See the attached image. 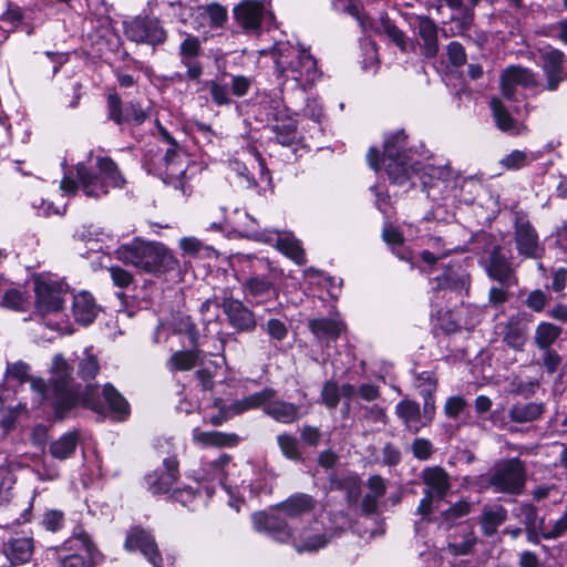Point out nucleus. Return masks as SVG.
I'll return each mask as SVG.
<instances>
[{"instance_id": "nucleus-1", "label": "nucleus", "mask_w": 567, "mask_h": 567, "mask_svg": "<svg viewBox=\"0 0 567 567\" xmlns=\"http://www.w3.org/2000/svg\"><path fill=\"white\" fill-rule=\"evenodd\" d=\"M49 372L48 382L42 378H33L31 389L53 408L56 419L63 420L78 405L103 413L104 404L99 388L90 383L84 388L76 384L73 377L74 367L63 354L53 355Z\"/></svg>"}, {"instance_id": "nucleus-2", "label": "nucleus", "mask_w": 567, "mask_h": 567, "mask_svg": "<svg viewBox=\"0 0 567 567\" xmlns=\"http://www.w3.org/2000/svg\"><path fill=\"white\" fill-rule=\"evenodd\" d=\"M281 90L306 91L320 79L316 59L303 48L277 42L271 50Z\"/></svg>"}, {"instance_id": "nucleus-3", "label": "nucleus", "mask_w": 567, "mask_h": 567, "mask_svg": "<svg viewBox=\"0 0 567 567\" xmlns=\"http://www.w3.org/2000/svg\"><path fill=\"white\" fill-rule=\"evenodd\" d=\"M96 168L99 174L92 172L84 163H78L75 166L76 181L64 177L60 183V188L65 194H75L81 189L85 196L100 198L109 194V188H122L125 184L117 164L107 156H97Z\"/></svg>"}, {"instance_id": "nucleus-4", "label": "nucleus", "mask_w": 567, "mask_h": 567, "mask_svg": "<svg viewBox=\"0 0 567 567\" xmlns=\"http://www.w3.org/2000/svg\"><path fill=\"white\" fill-rule=\"evenodd\" d=\"M115 258L142 272L161 276L178 267V260L162 243L135 238L114 250Z\"/></svg>"}, {"instance_id": "nucleus-5", "label": "nucleus", "mask_w": 567, "mask_h": 567, "mask_svg": "<svg viewBox=\"0 0 567 567\" xmlns=\"http://www.w3.org/2000/svg\"><path fill=\"white\" fill-rule=\"evenodd\" d=\"M238 271L245 276L241 289L245 299L255 305H262L278 297L275 284L276 268L264 257L238 255L235 259Z\"/></svg>"}, {"instance_id": "nucleus-6", "label": "nucleus", "mask_w": 567, "mask_h": 567, "mask_svg": "<svg viewBox=\"0 0 567 567\" xmlns=\"http://www.w3.org/2000/svg\"><path fill=\"white\" fill-rule=\"evenodd\" d=\"M381 164L393 184L404 185L411 179V173L417 169L419 159L408 147L404 131H396L384 138Z\"/></svg>"}, {"instance_id": "nucleus-7", "label": "nucleus", "mask_w": 567, "mask_h": 567, "mask_svg": "<svg viewBox=\"0 0 567 567\" xmlns=\"http://www.w3.org/2000/svg\"><path fill=\"white\" fill-rule=\"evenodd\" d=\"M563 333V328L549 321L537 323L533 334L534 346L542 352L540 365L554 374L563 362L561 355L553 348Z\"/></svg>"}, {"instance_id": "nucleus-8", "label": "nucleus", "mask_w": 567, "mask_h": 567, "mask_svg": "<svg viewBox=\"0 0 567 567\" xmlns=\"http://www.w3.org/2000/svg\"><path fill=\"white\" fill-rule=\"evenodd\" d=\"M526 483V471L518 458L499 464L488 478V485L495 493L518 495Z\"/></svg>"}, {"instance_id": "nucleus-9", "label": "nucleus", "mask_w": 567, "mask_h": 567, "mask_svg": "<svg viewBox=\"0 0 567 567\" xmlns=\"http://www.w3.org/2000/svg\"><path fill=\"white\" fill-rule=\"evenodd\" d=\"M332 537V532L315 519L307 526L295 529L291 545L298 553H311L326 547Z\"/></svg>"}, {"instance_id": "nucleus-10", "label": "nucleus", "mask_w": 567, "mask_h": 567, "mask_svg": "<svg viewBox=\"0 0 567 567\" xmlns=\"http://www.w3.org/2000/svg\"><path fill=\"white\" fill-rule=\"evenodd\" d=\"M244 234L256 241L266 244H275L277 248L286 256L291 258L299 265L306 262V256L298 239L291 235H280L271 230H257L254 228H245Z\"/></svg>"}, {"instance_id": "nucleus-11", "label": "nucleus", "mask_w": 567, "mask_h": 567, "mask_svg": "<svg viewBox=\"0 0 567 567\" xmlns=\"http://www.w3.org/2000/svg\"><path fill=\"white\" fill-rule=\"evenodd\" d=\"M416 168L411 173V178L417 176L429 196H431V190L440 185L443 186L442 193L456 187L457 178L449 165L422 164L419 161Z\"/></svg>"}, {"instance_id": "nucleus-12", "label": "nucleus", "mask_w": 567, "mask_h": 567, "mask_svg": "<svg viewBox=\"0 0 567 567\" xmlns=\"http://www.w3.org/2000/svg\"><path fill=\"white\" fill-rule=\"evenodd\" d=\"M166 453L163 468L147 473L143 480L145 488L154 495L168 493L179 476L177 458L169 451Z\"/></svg>"}, {"instance_id": "nucleus-13", "label": "nucleus", "mask_w": 567, "mask_h": 567, "mask_svg": "<svg viewBox=\"0 0 567 567\" xmlns=\"http://www.w3.org/2000/svg\"><path fill=\"white\" fill-rule=\"evenodd\" d=\"M223 309L227 321L239 333L252 332L257 327L255 313L241 300L225 296L221 299Z\"/></svg>"}, {"instance_id": "nucleus-14", "label": "nucleus", "mask_w": 567, "mask_h": 567, "mask_svg": "<svg viewBox=\"0 0 567 567\" xmlns=\"http://www.w3.org/2000/svg\"><path fill=\"white\" fill-rule=\"evenodd\" d=\"M287 520V517L278 511L272 514L258 512L252 515L254 528L257 532L266 533L279 543H291L292 540L295 530Z\"/></svg>"}, {"instance_id": "nucleus-15", "label": "nucleus", "mask_w": 567, "mask_h": 567, "mask_svg": "<svg viewBox=\"0 0 567 567\" xmlns=\"http://www.w3.org/2000/svg\"><path fill=\"white\" fill-rule=\"evenodd\" d=\"M35 307L41 315L59 312L64 303L63 284L55 281L35 280Z\"/></svg>"}, {"instance_id": "nucleus-16", "label": "nucleus", "mask_w": 567, "mask_h": 567, "mask_svg": "<svg viewBox=\"0 0 567 567\" xmlns=\"http://www.w3.org/2000/svg\"><path fill=\"white\" fill-rule=\"evenodd\" d=\"M125 35L137 43L161 44L166 40V32L156 19H135L125 24Z\"/></svg>"}, {"instance_id": "nucleus-17", "label": "nucleus", "mask_w": 567, "mask_h": 567, "mask_svg": "<svg viewBox=\"0 0 567 567\" xmlns=\"http://www.w3.org/2000/svg\"><path fill=\"white\" fill-rule=\"evenodd\" d=\"M125 548L128 551L138 549L153 567H164L154 536L141 527L130 529L125 540Z\"/></svg>"}, {"instance_id": "nucleus-18", "label": "nucleus", "mask_w": 567, "mask_h": 567, "mask_svg": "<svg viewBox=\"0 0 567 567\" xmlns=\"http://www.w3.org/2000/svg\"><path fill=\"white\" fill-rule=\"evenodd\" d=\"M535 89L538 86L536 75L528 69L511 65L501 75V89L508 100H517V87Z\"/></svg>"}, {"instance_id": "nucleus-19", "label": "nucleus", "mask_w": 567, "mask_h": 567, "mask_svg": "<svg viewBox=\"0 0 567 567\" xmlns=\"http://www.w3.org/2000/svg\"><path fill=\"white\" fill-rule=\"evenodd\" d=\"M414 31L420 38L422 54L433 59L439 53V28L435 22L426 16H416L414 19Z\"/></svg>"}, {"instance_id": "nucleus-20", "label": "nucleus", "mask_w": 567, "mask_h": 567, "mask_svg": "<svg viewBox=\"0 0 567 567\" xmlns=\"http://www.w3.org/2000/svg\"><path fill=\"white\" fill-rule=\"evenodd\" d=\"M486 272L489 278L498 281L503 286H513L516 284L514 268L509 261V256L501 247H494L489 254Z\"/></svg>"}, {"instance_id": "nucleus-21", "label": "nucleus", "mask_w": 567, "mask_h": 567, "mask_svg": "<svg viewBox=\"0 0 567 567\" xmlns=\"http://www.w3.org/2000/svg\"><path fill=\"white\" fill-rule=\"evenodd\" d=\"M515 241L520 255L528 258H537L539 256L538 236L524 216L517 215L515 218Z\"/></svg>"}, {"instance_id": "nucleus-22", "label": "nucleus", "mask_w": 567, "mask_h": 567, "mask_svg": "<svg viewBox=\"0 0 567 567\" xmlns=\"http://www.w3.org/2000/svg\"><path fill=\"white\" fill-rule=\"evenodd\" d=\"M502 341L515 351H523L527 342L528 324L520 315L511 316L503 324Z\"/></svg>"}, {"instance_id": "nucleus-23", "label": "nucleus", "mask_w": 567, "mask_h": 567, "mask_svg": "<svg viewBox=\"0 0 567 567\" xmlns=\"http://www.w3.org/2000/svg\"><path fill=\"white\" fill-rule=\"evenodd\" d=\"M69 543H79V553L71 554L64 557L61 561V567H93V559L95 555V547L90 536L81 530L74 534Z\"/></svg>"}, {"instance_id": "nucleus-24", "label": "nucleus", "mask_w": 567, "mask_h": 567, "mask_svg": "<svg viewBox=\"0 0 567 567\" xmlns=\"http://www.w3.org/2000/svg\"><path fill=\"white\" fill-rule=\"evenodd\" d=\"M317 506L313 496L306 493H296L276 506V511L287 519H298L311 514Z\"/></svg>"}, {"instance_id": "nucleus-25", "label": "nucleus", "mask_w": 567, "mask_h": 567, "mask_svg": "<svg viewBox=\"0 0 567 567\" xmlns=\"http://www.w3.org/2000/svg\"><path fill=\"white\" fill-rule=\"evenodd\" d=\"M164 169L159 168V176L166 184L177 185L181 184V177L186 173V167L183 162L182 148L175 144L169 146L163 157Z\"/></svg>"}, {"instance_id": "nucleus-26", "label": "nucleus", "mask_w": 567, "mask_h": 567, "mask_svg": "<svg viewBox=\"0 0 567 567\" xmlns=\"http://www.w3.org/2000/svg\"><path fill=\"white\" fill-rule=\"evenodd\" d=\"M543 71L546 75L545 90L556 91L559 83L567 79L564 70V54L559 50H550L543 55Z\"/></svg>"}, {"instance_id": "nucleus-27", "label": "nucleus", "mask_w": 567, "mask_h": 567, "mask_svg": "<svg viewBox=\"0 0 567 567\" xmlns=\"http://www.w3.org/2000/svg\"><path fill=\"white\" fill-rule=\"evenodd\" d=\"M421 478L426 488L424 494L442 499L450 491V477L445 470L440 466L426 467L422 471Z\"/></svg>"}, {"instance_id": "nucleus-28", "label": "nucleus", "mask_w": 567, "mask_h": 567, "mask_svg": "<svg viewBox=\"0 0 567 567\" xmlns=\"http://www.w3.org/2000/svg\"><path fill=\"white\" fill-rule=\"evenodd\" d=\"M234 14L244 30L257 31L265 16V9L259 2L246 1L235 8Z\"/></svg>"}, {"instance_id": "nucleus-29", "label": "nucleus", "mask_w": 567, "mask_h": 567, "mask_svg": "<svg viewBox=\"0 0 567 567\" xmlns=\"http://www.w3.org/2000/svg\"><path fill=\"white\" fill-rule=\"evenodd\" d=\"M271 103L275 104L274 110L276 111L272 114V118L276 121V124L272 126V131L276 134V140L279 144L284 146H290L296 141V131L297 124L296 121L291 117H285L280 120L281 114V100L276 99L272 100Z\"/></svg>"}, {"instance_id": "nucleus-30", "label": "nucleus", "mask_w": 567, "mask_h": 567, "mask_svg": "<svg viewBox=\"0 0 567 567\" xmlns=\"http://www.w3.org/2000/svg\"><path fill=\"white\" fill-rule=\"evenodd\" d=\"M546 412L544 402H516L508 409V417L515 423H530L539 420Z\"/></svg>"}, {"instance_id": "nucleus-31", "label": "nucleus", "mask_w": 567, "mask_h": 567, "mask_svg": "<svg viewBox=\"0 0 567 567\" xmlns=\"http://www.w3.org/2000/svg\"><path fill=\"white\" fill-rule=\"evenodd\" d=\"M395 414L403 422L405 429L412 433H417L425 426L421 416L420 404L415 401L409 399L400 401L395 405Z\"/></svg>"}, {"instance_id": "nucleus-32", "label": "nucleus", "mask_w": 567, "mask_h": 567, "mask_svg": "<svg viewBox=\"0 0 567 567\" xmlns=\"http://www.w3.org/2000/svg\"><path fill=\"white\" fill-rule=\"evenodd\" d=\"M3 551L12 565H23L33 555V540L30 537L12 538L4 545Z\"/></svg>"}, {"instance_id": "nucleus-33", "label": "nucleus", "mask_w": 567, "mask_h": 567, "mask_svg": "<svg viewBox=\"0 0 567 567\" xmlns=\"http://www.w3.org/2000/svg\"><path fill=\"white\" fill-rule=\"evenodd\" d=\"M489 104L495 123L501 131L511 135H519L526 131V126L511 116L499 99L493 97Z\"/></svg>"}, {"instance_id": "nucleus-34", "label": "nucleus", "mask_w": 567, "mask_h": 567, "mask_svg": "<svg viewBox=\"0 0 567 567\" xmlns=\"http://www.w3.org/2000/svg\"><path fill=\"white\" fill-rule=\"evenodd\" d=\"M262 408L267 415L285 424L293 423L300 416L299 406L287 401L270 399Z\"/></svg>"}, {"instance_id": "nucleus-35", "label": "nucleus", "mask_w": 567, "mask_h": 567, "mask_svg": "<svg viewBox=\"0 0 567 567\" xmlns=\"http://www.w3.org/2000/svg\"><path fill=\"white\" fill-rule=\"evenodd\" d=\"M276 395V391L271 388H265L259 392H255L250 395H247L240 400H236L227 408L230 415H238L249 410H254L262 406L267 403L268 400L272 399Z\"/></svg>"}, {"instance_id": "nucleus-36", "label": "nucleus", "mask_w": 567, "mask_h": 567, "mask_svg": "<svg viewBox=\"0 0 567 567\" xmlns=\"http://www.w3.org/2000/svg\"><path fill=\"white\" fill-rule=\"evenodd\" d=\"M72 311L74 319L86 326L94 321L99 312V307L92 295L84 291L74 296Z\"/></svg>"}, {"instance_id": "nucleus-37", "label": "nucleus", "mask_w": 567, "mask_h": 567, "mask_svg": "<svg viewBox=\"0 0 567 567\" xmlns=\"http://www.w3.org/2000/svg\"><path fill=\"white\" fill-rule=\"evenodd\" d=\"M329 488L344 492L349 505L355 504L361 495V482L355 475L338 476L332 473L329 475Z\"/></svg>"}, {"instance_id": "nucleus-38", "label": "nucleus", "mask_w": 567, "mask_h": 567, "mask_svg": "<svg viewBox=\"0 0 567 567\" xmlns=\"http://www.w3.org/2000/svg\"><path fill=\"white\" fill-rule=\"evenodd\" d=\"M193 439L196 443L203 446H234L238 443L239 439L236 434H229L218 431H200L195 429L193 432Z\"/></svg>"}, {"instance_id": "nucleus-39", "label": "nucleus", "mask_w": 567, "mask_h": 567, "mask_svg": "<svg viewBox=\"0 0 567 567\" xmlns=\"http://www.w3.org/2000/svg\"><path fill=\"white\" fill-rule=\"evenodd\" d=\"M311 332L322 341H334L343 330V323L333 319H312L309 321Z\"/></svg>"}, {"instance_id": "nucleus-40", "label": "nucleus", "mask_w": 567, "mask_h": 567, "mask_svg": "<svg viewBox=\"0 0 567 567\" xmlns=\"http://www.w3.org/2000/svg\"><path fill=\"white\" fill-rule=\"evenodd\" d=\"M103 398L114 419L123 421L130 414V405L124 396L110 383L103 388Z\"/></svg>"}, {"instance_id": "nucleus-41", "label": "nucleus", "mask_w": 567, "mask_h": 567, "mask_svg": "<svg viewBox=\"0 0 567 567\" xmlns=\"http://www.w3.org/2000/svg\"><path fill=\"white\" fill-rule=\"evenodd\" d=\"M436 286L435 290H451L462 292L467 291L470 287V278L464 271H454L449 269L442 276L434 278Z\"/></svg>"}, {"instance_id": "nucleus-42", "label": "nucleus", "mask_w": 567, "mask_h": 567, "mask_svg": "<svg viewBox=\"0 0 567 567\" xmlns=\"http://www.w3.org/2000/svg\"><path fill=\"white\" fill-rule=\"evenodd\" d=\"M227 76L228 73H224L204 83L205 87L209 90L213 102L218 106L230 105L233 103L229 84L226 82Z\"/></svg>"}, {"instance_id": "nucleus-43", "label": "nucleus", "mask_w": 567, "mask_h": 567, "mask_svg": "<svg viewBox=\"0 0 567 567\" xmlns=\"http://www.w3.org/2000/svg\"><path fill=\"white\" fill-rule=\"evenodd\" d=\"M377 32L385 34L401 52H408L411 43L405 33L392 22L386 14L381 16Z\"/></svg>"}, {"instance_id": "nucleus-44", "label": "nucleus", "mask_w": 567, "mask_h": 567, "mask_svg": "<svg viewBox=\"0 0 567 567\" xmlns=\"http://www.w3.org/2000/svg\"><path fill=\"white\" fill-rule=\"evenodd\" d=\"M79 435L76 432H68L50 444V453L54 458L65 460L71 457L78 446Z\"/></svg>"}, {"instance_id": "nucleus-45", "label": "nucleus", "mask_w": 567, "mask_h": 567, "mask_svg": "<svg viewBox=\"0 0 567 567\" xmlns=\"http://www.w3.org/2000/svg\"><path fill=\"white\" fill-rule=\"evenodd\" d=\"M506 518L507 511L503 506L485 508L482 516V529L484 534L487 536L494 535Z\"/></svg>"}, {"instance_id": "nucleus-46", "label": "nucleus", "mask_w": 567, "mask_h": 567, "mask_svg": "<svg viewBox=\"0 0 567 567\" xmlns=\"http://www.w3.org/2000/svg\"><path fill=\"white\" fill-rule=\"evenodd\" d=\"M100 371L99 359L89 349L78 359V377L85 382L95 379Z\"/></svg>"}, {"instance_id": "nucleus-47", "label": "nucleus", "mask_w": 567, "mask_h": 567, "mask_svg": "<svg viewBox=\"0 0 567 567\" xmlns=\"http://www.w3.org/2000/svg\"><path fill=\"white\" fill-rule=\"evenodd\" d=\"M198 357V349L192 347L189 350L174 352L169 359V362L175 370L188 371L195 367Z\"/></svg>"}, {"instance_id": "nucleus-48", "label": "nucleus", "mask_w": 567, "mask_h": 567, "mask_svg": "<svg viewBox=\"0 0 567 567\" xmlns=\"http://www.w3.org/2000/svg\"><path fill=\"white\" fill-rule=\"evenodd\" d=\"M174 332L177 334H185L189 344L194 348L198 347L199 331L197 330L195 323L188 316H181L174 322Z\"/></svg>"}, {"instance_id": "nucleus-49", "label": "nucleus", "mask_w": 567, "mask_h": 567, "mask_svg": "<svg viewBox=\"0 0 567 567\" xmlns=\"http://www.w3.org/2000/svg\"><path fill=\"white\" fill-rule=\"evenodd\" d=\"M277 442L282 454L292 461H301L302 455L298 446L296 437L290 434H280L277 436Z\"/></svg>"}, {"instance_id": "nucleus-50", "label": "nucleus", "mask_w": 567, "mask_h": 567, "mask_svg": "<svg viewBox=\"0 0 567 567\" xmlns=\"http://www.w3.org/2000/svg\"><path fill=\"white\" fill-rule=\"evenodd\" d=\"M534 159L535 157H529L526 152L515 150L503 157L499 164L506 169L516 171L527 166Z\"/></svg>"}, {"instance_id": "nucleus-51", "label": "nucleus", "mask_w": 567, "mask_h": 567, "mask_svg": "<svg viewBox=\"0 0 567 567\" xmlns=\"http://www.w3.org/2000/svg\"><path fill=\"white\" fill-rule=\"evenodd\" d=\"M200 52V40L197 37L188 34L179 45L181 62L196 60Z\"/></svg>"}, {"instance_id": "nucleus-52", "label": "nucleus", "mask_w": 567, "mask_h": 567, "mask_svg": "<svg viewBox=\"0 0 567 567\" xmlns=\"http://www.w3.org/2000/svg\"><path fill=\"white\" fill-rule=\"evenodd\" d=\"M517 517L525 525V527H534L544 525L545 518H538L537 508L532 504H520L517 508Z\"/></svg>"}, {"instance_id": "nucleus-53", "label": "nucleus", "mask_w": 567, "mask_h": 567, "mask_svg": "<svg viewBox=\"0 0 567 567\" xmlns=\"http://www.w3.org/2000/svg\"><path fill=\"white\" fill-rule=\"evenodd\" d=\"M362 410V420L385 426L389 422V417L386 415L385 409L381 408L378 404L373 405H364L361 406Z\"/></svg>"}, {"instance_id": "nucleus-54", "label": "nucleus", "mask_w": 567, "mask_h": 567, "mask_svg": "<svg viewBox=\"0 0 567 567\" xmlns=\"http://www.w3.org/2000/svg\"><path fill=\"white\" fill-rule=\"evenodd\" d=\"M107 114L109 118L114 123L118 125L125 123L126 116L124 115V105L116 93H111L107 96Z\"/></svg>"}, {"instance_id": "nucleus-55", "label": "nucleus", "mask_w": 567, "mask_h": 567, "mask_svg": "<svg viewBox=\"0 0 567 567\" xmlns=\"http://www.w3.org/2000/svg\"><path fill=\"white\" fill-rule=\"evenodd\" d=\"M6 378L8 380H16L19 383H24L29 380L32 381V379H30V367L22 361L8 363Z\"/></svg>"}, {"instance_id": "nucleus-56", "label": "nucleus", "mask_w": 567, "mask_h": 567, "mask_svg": "<svg viewBox=\"0 0 567 567\" xmlns=\"http://www.w3.org/2000/svg\"><path fill=\"white\" fill-rule=\"evenodd\" d=\"M544 539H557L567 532V509L557 519L545 522Z\"/></svg>"}, {"instance_id": "nucleus-57", "label": "nucleus", "mask_w": 567, "mask_h": 567, "mask_svg": "<svg viewBox=\"0 0 567 567\" xmlns=\"http://www.w3.org/2000/svg\"><path fill=\"white\" fill-rule=\"evenodd\" d=\"M321 400L329 410H334L340 402L339 385L333 381L326 382L321 390Z\"/></svg>"}, {"instance_id": "nucleus-58", "label": "nucleus", "mask_w": 567, "mask_h": 567, "mask_svg": "<svg viewBox=\"0 0 567 567\" xmlns=\"http://www.w3.org/2000/svg\"><path fill=\"white\" fill-rule=\"evenodd\" d=\"M471 512V504L466 501H460L443 512L442 516L447 525H453L457 519L466 516Z\"/></svg>"}, {"instance_id": "nucleus-59", "label": "nucleus", "mask_w": 567, "mask_h": 567, "mask_svg": "<svg viewBox=\"0 0 567 567\" xmlns=\"http://www.w3.org/2000/svg\"><path fill=\"white\" fill-rule=\"evenodd\" d=\"M227 78H229L228 84L230 86V92L236 97H243L249 92L252 84V80L250 78L241 74H228Z\"/></svg>"}, {"instance_id": "nucleus-60", "label": "nucleus", "mask_w": 567, "mask_h": 567, "mask_svg": "<svg viewBox=\"0 0 567 567\" xmlns=\"http://www.w3.org/2000/svg\"><path fill=\"white\" fill-rule=\"evenodd\" d=\"M41 524L47 530L55 533L64 525V514L59 509H48L43 514Z\"/></svg>"}, {"instance_id": "nucleus-61", "label": "nucleus", "mask_w": 567, "mask_h": 567, "mask_svg": "<svg viewBox=\"0 0 567 567\" xmlns=\"http://www.w3.org/2000/svg\"><path fill=\"white\" fill-rule=\"evenodd\" d=\"M262 329L268 333V336L276 341H282L287 338L288 329L286 324L279 319H269L264 326Z\"/></svg>"}, {"instance_id": "nucleus-62", "label": "nucleus", "mask_w": 567, "mask_h": 567, "mask_svg": "<svg viewBox=\"0 0 567 567\" xmlns=\"http://www.w3.org/2000/svg\"><path fill=\"white\" fill-rule=\"evenodd\" d=\"M205 12L209 17L212 27L220 28L227 21V10L217 2L206 6Z\"/></svg>"}, {"instance_id": "nucleus-63", "label": "nucleus", "mask_w": 567, "mask_h": 567, "mask_svg": "<svg viewBox=\"0 0 567 567\" xmlns=\"http://www.w3.org/2000/svg\"><path fill=\"white\" fill-rule=\"evenodd\" d=\"M107 270L114 286L118 288H127L133 282V275L120 266H111Z\"/></svg>"}, {"instance_id": "nucleus-64", "label": "nucleus", "mask_w": 567, "mask_h": 567, "mask_svg": "<svg viewBox=\"0 0 567 567\" xmlns=\"http://www.w3.org/2000/svg\"><path fill=\"white\" fill-rule=\"evenodd\" d=\"M447 58L452 65L462 66L466 62V53L464 47L457 42L452 41L446 48Z\"/></svg>"}]
</instances>
